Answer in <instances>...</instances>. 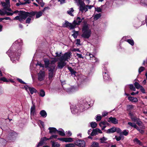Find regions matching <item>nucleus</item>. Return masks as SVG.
Listing matches in <instances>:
<instances>
[{"label":"nucleus","instance_id":"obj_51","mask_svg":"<svg viewBox=\"0 0 147 147\" xmlns=\"http://www.w3.org/2000/svg\"><path fill=\"white\" fill-rule=\"evenodd\" d=\"M136 124L138 125L139 126H142V122L141 121L140 119H139V120H138L136 122Z\"/></svg>","mask_w":147,"mask_h":147},{"label":"nucleus","instance_id":"obj_49","mask_svg":"<svg viewBox=\"0 0 147 147\" xmlns=\"http://www.w3.org/2000/svg\"><path fill=\"white\" fill-rule=\"evenodd\" d=\"M145 69V68L143 67H140L138 69V72L139 73H141V72L144 71Z\"/></svg>","mask_w":147,"mask_h":147},{"label":"nucleus","instance_id":"obj_31","mask_svg":"<svg viewBox=\"0 0 147 147\" xmlns=\"http://www.w3.org/2000/svg\"><path fill=\"white\" fill-rule=\"evenodd\" d=\"M109 124L106 121H101L99 124L100 127H102V125H109Z\"/></svg>","mask_w":147,"mask_h":147},{"label":"nucleus","instance_id":"obj_64","mask_svg":"<svg viewBox=\"0 0 147 147\" xmlns=\"http://www.w3.org/2000/svg\"><path fill=\"white\" fill-rule=\"evenodd\" d=\"M127 108L129 110H130L134 108V106L132 105H129L127 106Z\"/></svg>","mask_w":147,"mask_h":147},{"label":"nucleus","instance_id":"obj_40","mask_svg":"<svg viewBox=\"0 0 147 147\" xmlns=\"http://www.w3.org/2000/svg\"><path fill=\"white\" fill-rule=\"evenodd\" d=\"M74 11V10L73 8H71L70 9V10L67 11V13L70 15L71 16H73V14H72V12H73Z\"/></svg>","mask_w":147,"mask_h":147},{"label":"nucleus","instance_id":"obj_42","mask_svg":"<svg viewBox=\"0 0 147 147\" xmlns=\"http://www.w3.org/2000/svg\"><path fill=\"white\" fill-rule=\"evenodd\" d=\"M0 80L5 82H9V80H8V79L4 77L0 78Z\"/></svg>","mask_w":147,"mask_h":147},{"label":"nucleus","instance_id":"obj_17","mask_svg":"<svg viewBox=\"0 0 147 147\" xmlns=\"http://www.w3.org/2000/svg\"><path fill=\"white\" fill-rule=\"evenodd\" d=\"M45 63V68L49 69L50 67V62L48 59H46L44 60Z\"/></svg>","mask_w":147,"mask_h":147},{"label":"nucleus","instance_id":"obj_12","mask_svg":"<svg viewBox=\"0 0 147 147\" xmlns=\"http://www.w3.org/2000/svg\"><path fill=\"white\" fill-rule=\"evenodd\" d=\"M57 139L63 142H71L73 141V139L71 138H58Z\"/></svg>","mask_w":147,"mask_h":147},{"label":"nucleus","instance_id":"obj_43","mask_svg":"<svg viewBox=\"0 0 147 147\" xmlns=\"http://www.w3.org/2000/svg\"><path fill=\"white\" fill-rule=\"evenodd\" d=\"M45 95V93L44 90H40L39 95L41 97H44Z\"/></svg>","mask_w":147,"mask_h":147},{"label":"nucleus","instance_id":"obj_47","mask_svg":"<svg viewBox=\"0 0 147 147\" xmlns=\"http://www.w3.org/2000/svg\"><path fill=\"white\" fill-rule=\"evenodd\" d=\"M44 143V142L41 140H40V141L37 145V147H39L40 146H42L43 145Z\"/></svg>","mask_w":147,"mask_h":147},{"label":"nucleus","instance_id":"obj_32","mask_svg":"<svg viewBox=\"0 0 147 147\" xmlns=\"http://www.w3.org/2000/svg\"><path fill=\"white\" fill-rule=\"evenodd\" d=\"M107 140V139L106 138H105L104 137L102 138H100V142L101 143H104L106 144L107 143L106 142H105V141H106Z\"/></svg>","mask_w":147,"mask_h":147},{"label":"nucleus","instance_id":"obj_62","mask_svg":"<svg viewBox=\"0 0 147 147\" xmlns=\"http://www.w3.org/2000/svg\"><path fill=\"white\" fill-rule=\"evenodd\" d=\"M26 2L25 3H22L21 2H20V1H19V2L17 3L16 4V5L17 6H19L20 5H24V4H26Z\"/></svg>","mask_w":147,"mask_h":147},{"label":"nucleus","instance_id":"obj_6","mask_svg":"<svg viewBox=\"0 0 147 147\" xmlns=\"http://www.w3.org/2000/svg\"><path fill=\"white\" fill-rule=\"evenodd\" d=\"M1 4L3 7L4 9L5 10L9 11H12L11 9L10 8V4L9 0H5V2H1Z\"/></svg>","mask_w":147,"mask_h":147},{"label":"nucleus","instance_id":"obj_59","mask_svg":"<svg viewBox=\"0 0 147 147\" xmlns=\"http://www.w3.org/2000/svg\"><path fill=\"white\" fill-rule=\"evenodd\" d=\"M95 10L98 12H100L102 11V9L100 7H97L96 8H95Z\"/></svg>","mask_w":147,"mask_h":147},{"label":"nucleus","instance_id":"obj_3","mask_svg":"<svg viewBox=\"0 0 147 147\" xmlns=\"http://www.w3.org/2000/svg\"><path fill=\"white\" fill-rule=\"evenodd\" d=\"M65 23L63 25L66 28L69 27L70 29H73L76 27V25H79L82 22L81 18L78 17L72 23H69L68 21L65 20Z\"/></svg>","mask_w":147,"mask_h":147},{"label":"nucleus","instance_id":"obj_28","mask_svg":"<svg viewBox=\"0 0 147 147\" xmlns=\"http://www.w3.org/2000/svg\"><path fill=\"white\" fill-rule=\"evenodd\" d=\"M42 11H39V12L36 11V18H38L41 16L42 15Z\"/></svg>","mask_w":147,"mask_h":147},{"label":"nucleus","instance_id":"obj_9","mask_svg":"<svg viewBox=\"0 0 147 147\" xmlns=\"http://www.w3.org/2000/svg\"><path fill=\"white\" fill-rule=\"evenodd\" d=\"M45 77V73L43 71L40 70L38 74V80L39 81L44 80Z\"/></svg>","mask_w":147,"mask_h":147},{"label":"nucleus","instance_id":"obj_55","mask_svg":"<svg viewBox=\"0 0 147 147\" xmlns=\"http://www.w3.org/2000/svg\"><path fill=\"white\" fill-rule=\"evenodd\" d=\"M136 129L141 134H142L144 133V131L143 130L140 129L138 127Z\"/></svg>","mask_w":147,"mask_h":147},{"label":"nucleus","instance_id":"obj_63","mask_svg":"<svg viewBox=\"0 0 147 147\" xmlns=\"http://www.w3.org/2000/svg\"><path fill=\"white\" fill-rule=\"evenodd\" d=\"M76 55L77 56L78 58H80L83 59L84 57L82 56V54L77 53L76 54Z\"/></svg>","mask_w":147,"mask_h":147},{"label":"nucleus","instance_id":"obj_45","mask_svg":"<svg viewBox=\"0 0 147 147\" xmlns=\"http://www.w3.org/2000/svg\"><path fill=\"white\" fill-rule=\"evenodd\" d=\"M75 146V144L72 143L66 144L65 145L66 147H74Z\"/></svg>","mask_w":147,"mask_h":147},{"label":"nucleus","instance_id":"obj_38","mask_svg":"<svg viewBox=\"0 0 147 147\" xmlns=\"http://www.w3.org/2000/svg\"><path fill=\"white\" fill-rule=\"evenodd\" d=\"M101 16L100 13H99L95 15L94 16V19L95 20H96L98 19Z\"/></svg>","mask_w":147,"mask_h":147},{"label":"nucleus","instance_id":"obj_52","mask_svg":"<svg viewBox=\"0 0 147 147\" xmlns=\"http://www.w3.org/2000/svg\"><path fill=\"white\" fill-rule=\"evenodd\" d=\"M41 140L44 142L45 141H47V140H50L49 138H47L46 137H44L43 138H42Z\"/></svg>","mask_w":147,"mask_h":147},{"label":"nucleus","instance_id":"obj_16","mask_svg":"<svg viewBox=\"0 0 147 147\" xmlns=\"http://www.w3.org/2000/svg\"><path fill=\"white\" fill-rule=\"evenodd\" d=\"M33 104V106L31 107L30 109V113L31 115L34 116L36 115V111H35V106L34 104H33V102L32 101Z\"/></svg>","mask_w":147,"mask_h":147},{"label":"nucleus","instance_id":"obj_13","mask_svg":"<svg viewBox=\"0 0 147 147\" xmlns=\"http://www.w3.org/2000/svg\"><path fill=\"white\" fill-rule=\"evenodd\" d=\"M57 61V59L56 58H54L53 60L50 62V67L49 69H55L56 65L55 63Z\"/></svg>","mask_w":147,"mask_h":147},{"label":"nucleus","instance_id":"obj_57","mask_svg":"<svg viewBox=\"0 0 147 147\" xmlns=\"http://www.w3.org/2000/svg\"><path fill=\"white\" fill-rule=\"evenodd\" d=\"M58 136L56 135H53L51 136L49 138V139L50 140L54 138L55 139H56L57 138Z\"/></svg>","mask_w":147,"mask_h":147},{"label":"nucleus","instance_id":"obj_41","mask_svg":"<svg viewBox=\"0 0 147 147\" xmlns=\"http://www.w3.org/2000/svg\"><path fill=\"white\" fill-rule=\"evenodd\" d=\"M129 88L132 91H135L136 90V89L135 87L132 84H130L129 85Z\"/></svg>","mask_w":147,"mask_h":147},{"label":"nucleus","instance_id":"obj_58","mask_svg":"<svg viewBox=\"0 0 147 147\" xmlns=\"http://www.w3.org/2000/svg\"><path fill=\"white\" fill-rule=\"evenodd\" d=\"M140 90L141 92L143 93H145V90L144 88L142 86H141V87L140 88Z\"/></svg>","mask_w":147,"mask_h":147},{"label":"nucleus","instance_id":"obj_44","mask_svg":"<svg viewBox=\"0 0 147 147\" xmlns=\"http://www.w3.org/2000/svg\"><path fill=\"white\" fill-rule=\"evenodd\" d=\"M123 136H115V139H116L117 141H119L122 138H123Z\"/></svg>","mask_w":147,"mask_h":147},{"label":"nucleus","instance_id":"obj_2","mask_svg":"<svg viewBox=\"0 0 147 147\" xmlns=\"http://www.w3.org/2000/svg\"><path fill=\"white\" fill-rule=\"evenodd\" d=\"M18 13V16L14 18V20H18L21 22L25 20L28 16V13L25 11L16 10L13 12L7 11L5 10H1L0 9V15L3 16L6 15L7 16H12L14 13Z\"/></svg>","mask_w":147,"mask_h":147},{"label":"nucleus","instance_id":"obj_30","mask_svg":"<svg viewBox=\"0 0 147 147\" xmlns=\"http://www.w3.org/2000/svg\"><path fill=\"white\" fill-rule=\"evenodd\" d=\"M97 134V128H96L95 129H93L92 130V131L90 135L91 136H94Z\"/></svg>","mask_w":147,"mask_h":147},{"label":"nucleus","instance_id":"obj_4","mask_svg":"<svg viewBox=\"0 0 147 147\" xmlns=\"http://www.w3.org/2000/svg\"><path fill=\"white\" fill-rule=\"evenodd\" d=\"M17 136V133L14 131H10L8 132L7 136L6 138V140L8 142H13Z\"/></svg>","mask_w":147,"mask_h":147},{"label":"nucleus","instance_id":"obj_48","mask_svg":"<svg viewBox=\"0 0 147 147\" xmlns=\"http://www.w3.org/2000/svg\"><path fill=\"white\" fill-rule=\"evenodd\" d=\"M116 131L117 133L120 134V136H122V132H121V130L119 128H116Z\"/></svg>","mask_w":147,"mask_h":147},{"label":"nucleus","instance_id":"obj_1","mask_svg":"<svg viewBox=\"0 0 147 147\" xmlns=\"http://www.w3.org/2000/svg\"><path fill=\"white\" fill-rule=\"evenodd\" d=\"M22 43V40L21 39L16 41L7 52L13 63L17 62L19 59Z\"/></svg>","mask_w":147,"mask_h":147},{"label":"nucleus","instance_id":"obj_39","mask_svg":"<svg viewBox=\"0 0 147 147\" xmlns=\"http://www.w3.org/2000/svg\"><path fill=\"white\" fill-rule=\"evenodd\" d=\"M122 134L123 135L127 136L129 134V131L125 129L122 132Z\"/></svg>","mask_w":147,"mask_h":147},{"label":"nucleus","instance_id":"obj_34","mask_svg":"<svg viewBox=\"0 0 147 147\" xmlns=\"http://www.w3.org/2000/svg\"><path fill=\"white\" fill-rule=\"evenodd\" d=\"M126 41L132 46H133L134 44V42L133 40L132 39H127Z\"/></svg>","mask_w":147,"mask_h":147},{"label":"nucleus","instance_id":"obj_29","mask_svg":"<svg viewBox=\"0 0 147 147\" xmlns=\"http://www.w3.org/2000/svg\"><path fill=\"white\" fill-rule=\"evenodd\" d=\"M62 130V131L58 130L57 132L60 136H65V131L63 129Z\"/></svg>","mask_w":147,"mask_h":147},{"label":"nucleus","instance_id":"obj_37","mask_svg":"<svg viewBox=\"0 0 147 147\" xmlns=\"http://www.w3.org/2000/svg\"><path fill=\"white\" fill-rule=\"evenodd\" d=\"M97 125V124L95 122H92L90 123L91 127L92 128H95Z\"/></svg>","mask_w":147,"mask_h":147},{"label":"nucleus","instance_id":"obj_24","mask_svg":"<svg viewBox=\"0 0 147 147\" xmlns=\"http://www.w3.org/2000/svg\"><path fill=\"white\" fill-rule=\"evenodd\" d=\"M88 55L90 57V60H92V61H93V59H94V61H95V62H96L98 61V59L95 57L94 55H93L91 54L90 53H89L88 54Z\"/></svg>","mask_w":147,"mask_h":147},{"label":"nucleus","instance_id":"obj_8","mask_svg":"<svg viewBox=\"0 0 147 147\" xmlns=\"http://www.w3.org/2000/svg\"><path fill=\"white\" fill-rule=\"evenodd\" d=\"M71 56V53L70 52H67L64 54L62 56L60 57L59 59L61 60H63L64 61H67L68 59H69Z\"/></svg>","mask_w":147,"mask_h":147},{"label":"nucleus","instance_id":"obj_22","mask_svg":"<svg viewBox=\"0 0 147 147\" xmlns=\"http://www.w3.org/2000/svg\"><path fill=\"white\" fill-rule=\"evenodd\" d=\"M28 89L29 90L31 94H33L34 93H36L37 92V91L33 87L28 86Z\"/></svg>","mask_w":147,"mask_h":147},{"label":"nucleus","instance_id":"obj_15","mask_svg":"<svg viewBox=\"0 0 147 147\" xmlns=\"http://www.w3.org/2000/svg\"><path fill=\"white\" fill-rule=\"evenodd\" d=\"M107 121L114 124H117L118 123V120L115 118L113 117H111L108 118Z\"/></svg>","mask_w":147,"mask_h":147},{"label":"nucleus","instance_id":"obj_60","mask_svg":"<svg viewBox=\"0 0 147 147\" xmlns=\"http://www.w3.org/2000/svg\"><path fill=\"white\" fill-rule=\"evenodd\" d=\"M17 80L20 83L23 84H26V83L23 82L22 80L19 78H17Z\"/></svg>","mask_w":147,"mask_h":147},{"label":"nucleus","instance_id":"obj_11","mask_svg":"<svg viewBox=\"0 0 147 147\" xmlns=\"http://www.w3.org/2000/svg\"><path fill=\"white\" fill-rule=\"evenodd\" d=\"M55 69H48L49 71L48 78L49 80L51 82L52 81L53 78L54 76V71Z\"/></svg>","mask_w":147,"mask_h":147},{"label":"nucleus","instance_id":"obj_7","mask_svg":"<svg viewBox=\"0 0 147 147\" xmlns=\"http://www.w3.org/2000/svg\"><path fill=\"white\" fill-rule=\"evenodd\" d=\"M78 5H79V9L80 11L83 12L84 11H85V12L88 11V9L86 8V5L84 1L78 3Z\"/></svg>","mask_w":147,"mask_h":147},{"label":"nucleus","instance_id":"obj_14","mask_svg":"<svg viewBox=\"0 0 147 147\" xmlns=\"http://www.w3.org/2000/svg\"><path fill=\"white\" fill-rule=\"evenodd\" d=\"M60 61L58 63L57 66L59 68L62 69L66 65V63L63 60L59 59Z\"/></svg>","mask_w":147,"mask_h":147},{"label":"nucleus","instance_id":"obj_26","mask_svg":"<svg viewBox=\"0 0 147 147\" xmlns=\"http://www.w3.org/2000/svg\"><path fill=\"white\" fill-rule=\"evenodd\" d=\"M40 114L43 117H45L47 116V113L44 110H41L40 112Z\"/></svg>","mask_w":147,"mask_h":147},{"label":"nucleus","instance_id":"obj_20","mask_svg":"<svg viewBox=\"0 0 147 147\" xmlns=\"http://www.w3.org/2000/svg\"><path fill=\"white\" fill-rule=\"evenodd\" d=\"M103 78L105 80H108L110 78V76L108 73L104 72L103 73Z\"/></svg>","mask_w":147,"mask_h":147},{"label":"nucleus","instance_id":"obj_33","mask_svg":"<svg viewBox=\"0 0 147 147\" xmlns=\"http://www.w3.org/2000/svg\"><path fill=\"white\" fill-rule=\"evenodd\" d=\"M91 147H99V143L96 142H93L91 146Z\"/></svg>","mask_w":147,"mask_h":147},{"label":"nucleus","instance_id":"obj_18","mask_svg":"<svg viewBox=\"0 0 147 147\" xmlns=\"http://www.w3.org/2000/svg\"><path fill=\"white\" fill-rule=\"evenodd\" d=\"M116 127H113L110 129H108L106 133L107 134H111L113 133L116 131Z\"/></svg>","mask_w":147,"mask_h":147},{"label":"nucleus","instance_id":"obj_61","mask_svg":"<svg viewBox=\"0 0 147 147\" xmlns=\"http://www.w3.org/2000/svg\"><path fill=\"white\" fill-rule=\"evenodd\" d=\"M77 42H76V44L77 46L78 45H80V39H77L76 40Z\"/></svg>","mask_w":147,"mask_h":147},{"label":"nucleus","instance_id":"obj_36","mask_svg":"<svg viewBox=\"0 0 147 147\" xmlns=\"http://www.w3.org/2000/svg\"><path fill=\"white\" fill-rule=\"evenodd\" d=\"M74 33L72 35L73 36L74 38L76 39L77 38V36L78 34V31H75V30H74Z\"/></svg>","mask_w":147,"mask_h":147},{"label":"nucleus","instance_id":"obj_25","mask_svg":"<svg viewBox=\"0 0 147 147\" xmlns=\"http://www.w3.org/2000/svg\"><path fill=\"white\" fill-rule=\"evenodd\" d=\"M49 130V133L51 134L52 133H55L58 130L55 127H50L48 129Z\"/></svg>","mask_w":147,"mask_h":147},{"label":"nucleus","instance_id":"obj_23","mask_svg":"<svg viewBox=\"0 0 147 147\" xmlns=\"http://www.w3.org/2000/svg\"><path fill=\"white\" fill-rule=\"evenodd\" d=\"M67 69L69 70L72 75H74L76 76V72L74 70V69L71 67L68 66L67 67Z\"/></svg>","mask_w":147,"mask_h":147},{"label":"nucleus","instance_id":"obj_35","mask_svg":"<svg viewBox=\"0 0 147 147\" xmlns=\"http://www.w3.org/2000/svg\"><path fill=\"white\" fill-rule=\"evenodd\" d=\"M134 85L135 87V88H136L137 89L140 88L141 87V86H142L140 85L138 82H135L134 83Z\"/></svg>","mask_w":147,"mask_h":147},{"label":"nucleus","instance_id":"obj_27","mask_svg":"<svg viewBox=\"0 0 147 147\" xmlns=\"http://www.w3.org/2000/svg\"><path fill=\"white\" fill-rule=\"evenodd\" d=\"M36 13V11H32L30 12H28V17L30 18H33L34 16Z\"/></svg>","mask_w":147,"mask_h":147},{"label":"nucleus","instance_id":"obj_50","mask_svg":"<svg viewBox=\"0 0 147 147\" xmlns=\"http://www.w3.org/2000/svg\"><path fill=\"white\" fill-rule=\"evenodd\" d=\"M99 115H97L96 117V119L97 121H99L101 120L102 117L101 116Z\"/></svg>","mask_w":147,"mask_h":147},{"label":"nucleus","instance_id":"obj_19","mask_svg":"<svg viewBox=\"0 0 147 147\" xmlns=\"http://www.w3.org/2000/svg\"><path fill=\"white\" fill-rule=\"evenodd\" d=\"M128 99L129 100L132 102H136L138 101V98L134 97L129 96L128 97Z\"/></svg>","mask_w":147,"mask_h":147},{"label":"nucleus","instance_id":"obj_5","mask_svg":"<svg viewBox=\"0 0 147 147\" xmlns=\"http://www.w3.org/2000/svg\"><path fill=\"white\" fill-rule=\"evenodd\" d=\"M82 37L88 39L90 36L91 31L89 29L88 27L84 26L82 28Z\"/></svg>","mask_w":147,"mask_h":147},{"label":"nucleus","instance_id":"obj_10","mask_svg":"<svg viewBox=\"0 0 147 147\" xmlns=\"http://www.w3.org/2000/svg\"><path fill=\"white\" fill-rule=\"evenodd\" d=\"M74 144L80 147H85L86 143L84 140H78L75 141Z\"/></svg>","mask_w":147,"mask_h":147},{"label":"nucleus","instance_id":"obj_46","mask_svg":"<svg viewBox=\"0 0 147 147\" xmlns=\"http://www.w3.org/2000/svg\"><path fill=\"white\" fill-rule=\"evenodd\" d=\"M131 119L132 120V121H134L135 122H136L138 120L139 118L136 117H131Z\"/></svg>","mask_w":147,"mask_h":147},{"label":"nucleus","instance_id":"obj_53","mask_svg":"<svg viewBox=\"0 0 147 147\" xmlns=\"http://www.w3.org/2000/svg\"><path fill=\"white\" fill-rule=\"evenodd\" d=\"M82 23L83 24V26L82 28H83L84 26H87V27H88V24H87V21L85 20H84L83 21Z\"/></svg>","mask_w":147,"mask_h":147},{"label":"nucleus","instance_id":"obj_21","mask_svg":"<svg viewBox=\"0 0 147 147\" xmlns=\"http://www.w3.org/2000/svg\"><path fill=\"white\" fill-rule=\"evenodd\" d=\"M51 142L52 143V147H60L61 145L58 142L51 141Z\"/></svg>","mask_w":147,"mask_h":147},{"label":"nucleus","instance_id":"obj_54","mask_svg":"<svg viewBox=\"0 0 147 147\" xmlns=\"http://www.w3.org/2000/svg\"><path fill=\"white\" fill-rule=\"evenodd\" d=\"M65 133L67 136L69 137L71 136L72 134V133L70 131H66Z\"/></svg>","mask_w":147,"mask_h":147},{"label":"nucleus","instance_id":"obj_56","mask_svg":"<svg viewBox=\"0 0 147 147\" xmlns=\"http://www.w3.org/2000/svg\"><path fill=\"white\" fill-rule=\"evenodd\" d=\"M40 1L39 3L38 4H40L42 7H43L45 5V3L43 2L42 0H40Z\"/></svg>","mask_w":147,"mask_h":147}]
</instances>
